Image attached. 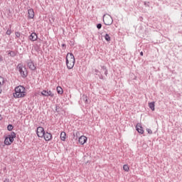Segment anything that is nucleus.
Returning <instances> with one entry per match:
<instances>
[{"instance_id":"nucleus-21","label":"nucleus","mask_w":182,"mask_h":182,"mask_svg":"<svg viewBox=\"0 0 182 182\" xmlns=\"http://www.w3.org/2000/svg\"><path fill=\"white\" fill-rule=\"evenodd\" d=\"M9 55L12 56V58H14V56H16V53L14 51H9Z\"/></svg>"},{"instance_id":"nucleus-37","label":"nucleus","mask_w":182,"mask_h":182,"mask_svg":"<svg viewBox=\"0 0 182 182\" xmlns=\"http://www.w3.org/2000/svg\"><path fill=\"white\" fill-rule=\"evenodd\" d=\"M62 46H66V45H65V44H63V45H62Z\"/></svg>"},{"instance_id":"nucleus-12","label":"nucleus","mask_w":182,"mask_h":182,"mask_svg":"<svg viewBox=\"0 0 182 182\" xmlns=\"http://www.w3.org/2000/svg\"><path fill=\"white\" fill-rule=\"evenodd\" d=\"M28 68L31 69V70H36V66H35V64L32 61H29L27 64Z\"/></svg>"},{"instance_id":"nucleus-32","label":"nucleus","mask_w":182,"mask_h":182,"mask_svg":"<svg viewBox=\"0 0 182 182\" xmlns=\"http://www.w3.org/2000/svg\"><path fill=\"white\" fill-rule=\"evenodd\" d=\"M2 60H4V58H2V56H0V62H2Z\"/></svg>"},{"instance_id":"nucleus-16","label":"nucleus","mask_w":182,"mask_h":182,"mask_svg":"<svg viewBox=\"0 0 182 182\" xmlns=\"http://www.w3.org/2000/svg\"><path fill=\"white\" fill-rule=\"evenodd\" d=\"M149 107L152 110V112H154L155 108H154V102H149Z\"/></svg>"},{"instance_id":"nucleus-17","label":"nucleus","mask_w":182,"mask_h":182,"mask_svg":"<svg viewBox=\"0 0 182 182\" xmlns=\"http://www.w3.org/2000/svg\"><path fill=\"white\" fill-rule=\"evenodd\" d=\"M57 92L58 95H62L63 93V90L60 87H57Z\"/></svg>"},{"instance_id":"nucleus-14","label":"nucleus","mask_w":182,"mask_h":182,"mask_svg":"<svg viewBox=\"0 0 182 182\" xmlns=\"http://www.w3.org/2000/svg\"><path fill=\"white\" fill-rule=\"evenodd\" d=\"M5 83V80L4 77H0V95L2 93V86H4V84Z\"/></svg>"},{"instance_id":"nucleus-5","label":"nucleus","mask_w":182,"mask_h":182,"mask_svg":"<svg viewBox=\"0 0 182 182\" xmlns=\"http://www.w3.org/2000/svg\"><path fill=\"white\" fill-rule=\"evenodd\" d=\"M103 22L105 25L110 26L113 23V18L111 15L107 14L103 16Z\"/></svg>"},{"instance_id":"nucleus-11","label":"nucleus","mask_w":182,"mask_h":182,"mask_svg":"<svg viewBox=\"0 0 182 182\" xmlns=\"http://www.w3.org/2000/svg\"><path fill=\"white\" fill-rule=\"evenodd\" d=\"M28 18H29V19H33V18H35V12L33 11V9H28Z\"/></svg>"},{"instance_id":"nucleus-4","label":"nucleus","mask_w":182,"mask_h":182,"mask_svg":"<svg viewBox=\"0 0 182 182\" xmlns=\"http://www.w3.org/2000/svg\"><path fill=\"white\" fill-rule=\"evenodd\" d=\"M17 70L21 74V76L25 79L26 76H28V72L26 71V68L23 66L21 63L18 64Z\"/></svg>"},{"instance_id":"nucleus-3","label":"nucleus","mask_w":182,"mask_h":182,"mask_svg":"<svg viewBox=\"0 0 182 182\" xmlns=\"http://www.w3.org/2000/svg\"><path fill=\"white\" fill-rule=\"evenodd\" d=\"M15 137H16V134L12 132L11 134L8 136V137L5 138L4 144H6V146H11V144L14 143V139H15Z\"/></svg>"},{"instance_id":"nucleus-23","label":"nucleus","mask_w":182,"mask_h":182,"mask_svg":"<svg viewBox=\"0 0 182 182\" xmlns=\"http://www.w3.org/2000/svg\"><path fill=\"white\" fill-rule=\"evenodd\" d=\"M146 132L149 133V134H153V131H151L150 129H146Z\"/></svg>"},{"instance_id":"nucleus-15","label":"nucleus","mask_w":182,"mask_h":182,"mask_svg":"<svg viewBox=\"0 0 182 182\" xmlns=\"http://www.w3.org/2000/svg\"><path fill=\"white\" fill-rule=\"evenodd\" d=\"M60 140H62V141H66V132H62L60 133Z\"/></svg>"},{"instance_id":"nucleus-38","label":"nucleus","mask_w":182,"mask_h":182,"mask_svg":"<svg viewBox=\"0 0 182 182\" xmlns=\"http://www.w3.org/2000/svg\"><path fill=\"white\" fill-rule=\"evenodd\" d=\"M10 28H11V26H9Z\"/></svg>"},{"instance_id":"nucleus-10","label":"nucleus","mask_w":182,"mask_h":182,"mask_svg":"<svg viewBox=\"0 0 182 182\" xmlns=\"http://www.w3.org/2000/svg\"><path fill=\"white\" fill-rule=\"evenodd\" d=\"M28 39L31 41V42H35V41L38 40V35L36 34V33H32L29 36Z\"/></svg>"},{"instance_id":"nucleus-33","label":"nucleus","mask_w":182,"mask_h":182,"mask_svg":"<svg viewBox=\"0 0 182 182\" xmlns=\"http://www.w3.org/2000/svg\"><path fill=\"white\" fill-rule=\"evenodd\" d=\"M78 134H79V132H77L75 133L76 137H77Z\"/></svg>"},{"instance_id":"nucleus-24","label":"nucleus","mask_w":182,"mask_h":182,"mask_svg":"<svg viewBox=\"0 0 182 182\" xmlns=\"http://www.w3.org/2000/svg\"><path fill=\"white\" fill-rule=\"evenodd\" d=\"M6 33V35H11V33H12V31H11V28H9Z\"/></svg>"},{"instance_id":"nucleus-9","label":"nucleus","mask_w":182,"mask_h":182,"mask_svg":"<svg viewBox=\"0 0 182 182\" xmlns=\"http://www.w3.org/2000/svg\"><path fill=\"white\" fill-rule=\"evenodd\" d=\"M43 137L46 141H50V139H52V134L49 132H45Z\"/></svg>"},{"instance_id":"nucleus-18","label":"nucleus","mask_w":182,"mask_h":182,"mask_svg":"<svg viewBox=\"0 0 182 182\" xmlns=\"http://www.w3.org/2000/svg\"><path fill=\"white\" fill-rule=\"evenodd\" d=\"M82 100L85 102V103H89V101L87 100V96L85 95H82Z\"/></svg>"},{"instance_id":"nucleus-36","label":"nucleus","mask_w":182,"mask_h":182,"mask_svg":"<svg viewBox=\"0 0 182 182\" xmlns=\"http://www.w3.org/2000/svg\"><path fill=\"white\" fill-rule=\"evenodd\" d=\"M0 120H2V115L0 114Z\"/></svg>"},{"instance_id":"nucleus-28","label":"nucleus","mask_w":182,"mask_h":182,"mask_svg":"<svg viewBox=\"0 0 182 182\" xmlns=\"http://www.w3.org/2000/svg\"><path fill=\"white\" fill-rule=\"evenodd\" d=\"M101 68H102V69L103 70H106V69H107V68H106V66H101Z\"/></svg>"},{"instance_id":"nucleus-6","label":"nucleus","mask_w":182,"mask_h":182,"mask_svg":"<svg viewBox=\"0 0 182 182\" xmlns=\"http://www.w3.org/2000/svg\"><path fill=\"white\" fill-rule=\"evenodd\" d=\"M45 129L42 127H38L36 130V134L38 137H43L45 136Z\"/></svg>"},{"instance_id":"nucleus-20","label":"nucleus","mask_w":182,"mask_h":182,"mask_svg":"<svg viewBox=\"0 0 182 182\" xmlns=\"http://www.w3.org/2000/svg\"><path fill=\"white\" fill-rule=\"evenodd\" d=\"M123 170L124 171H129V170H130V168H129V165H124L123 166Z\"/></svg>"},{"instance_id":"nucleus-13","label":"nucleus","mask_w":182,"mask_h":182,"mask_svg":"<svg viewBox=\"0 0 182 182\" xmlns=\"http://www.w3.org/2000/svg\"><path fill=\"white\" fill-rule=\"evenodd\" d=\"M136 129L138 133H139L140 134H143V133H144V130H143V127H141L140 124H136Z\"/></svg>"},{"instance_id":"nucleus-22","label":"nucleus","mask_w":182,"mask_h":182,"mask_svg":"<svg viewBox=\"0 0 182 182\" xmlns=\"http://www.w3.org/2000/svg\"><path fill=\"white\" fill-rule=\"evenodd\" d=\"M7 129H8L9 132L12 131V130L14 129V126L11 125V124L8 125Z\"/></svg>"},{"instance_id":"nucleus-7","label":"nucleus","mask_w":182,"mask_h":182,"mask_svg":"<svg viewBox=\"0 0 182 182\" xmlns=\"http://www.w3.org/2000/svg\"><path fill=\"white\" fill-rule=\"evenodd\" d=\"M42 96H46V97H55V94H53V92H52V91H46V90H43V92H41Z\"/></svg>"},{"instance_id":"nucleus-34","label":"nucleus","mask_w":182,"mask_h":182,"mask_svg":"<svg viewBox=\"0 0 182 182\" xmlns=\"http://www.w3.org/2000/svg\"><path fill=\"white\" fill-rule=\"evenodd\" d=\"M55 112H58L59 111H58V106L55 107Z\"/></svg>"},{"instance_id":"nucleus-8","label":"nucleus","mask_w":182,"mask_h":182,"mask_svg":"<svg viewBox=\"0 0 182 182\" xmlns=\"http://www.w3.org/2000/svg\"><path fill=\"white\" fill-rule=\"evenodd\" d=\"M78 141H79L80 144L83 146V144H85V143H86V141H87V137H86V136H85V135H82L81 136L79 137Z\"/></svg>"},{"instance_id":"nucleus-29","label":"nucleus","mask_w":182,"mask_h":182,"mask_svg":"<svg viewBox=\"0 0 182 182\" xmlns=\"http://www.w3.org/2000/svg\"><path fill=\"white\" fill-rule=\"evenodd\" d=\"M95 73L96 75H97V73H99V70L95 69Z\"/></svg>"},{"instance_id":"nucleus-27","label":"nucleus","mask_w":182,"mask_h":182,"mask_svg":"<svg viewBox=\"0 0 182 182\" xmlns=\"http://www.w3.org/2000/svg\"><path fill=\"white\" fill-rule=\"evenodd\" d=\"M105 76H107V75H108L107 69L105 70Z\"/></svg>"},{"instance_id":"nucleus-31","label":"nucleus","mask_w":182,"mask_h":182,"mask_svg":"<svg viewBox=\"0 0 182 182\" xmlns=\"http://www.w3.org/2000/svg\"><path fill=\"white\" fill-rule=\"evenodd\" d=\"M99 77H100V79L103 80V75H100L99 76Z\"/></svg>"},{"instance_id":"nucleus-35","label":"nucleus","mask_w":182,"mask_h":182,"mask_svg":"<svg viewBox=\"0 0 182 182\" xmlns=\"http://www.w3.org/2000/svg\"><path fill=\"white\" fill-rule=\"evenodd\" d=\"M141 56H143V51L140 53Z\"/></svg>"},{"instance_id":"nucleus-30","label":"nucleus","mask_w":182,"mask_h":182,"mask_svg":"<svg viewBox=\"0 0 182 182\" xmlns=\"http://www.w3.org/2000/svg\"><path fill=\"white\" fill-rule=\"evenodd\" d=\"M4 182H9V178H6V179H4Z\"/></svg>"},{"instance_id":"nucleus-25","label":"nucleus","mask_w":182,"mask_h":182,"mask_svg":"<svg viewBox=\"0 0 182 182\" xmlns=\"http://www.w3.org/2000/svg\"><path fill=\"white\" fill-rule=\"evenodd\" d=\"M97 29H102V23H98L97 25Z\"/></svg>"},{"instance_id":"nucleus-26","label":"nucleus","mask_w":182,"mask_h":182,"mask_svg":"<svg viewBox=\"0 0 182 182\" xmlns=\"http://www.w3.org/2000/svg\"><path fill=\"white\" fill-rule=\"evenodd\" d=\"M16 36L17 38H19L21 36V34L18 32H17V33H16Z\"/></svg>"},{"instance_id":"nucleus-1","label":"nucleus","mask_w":182,"mask_h":182,"mask_svg":"<svg viewBox=\"0 0 182 182\" xmlns=\"http://www.w3.org/2000/svg\"><path fill=\"white\" fill-rule=\"evenodd\" d=\"M13 96L16 99H19L21 97H25V96H26V89L22 85L16 87L15 92L13 93Z\"/></svg>"},{"instance_id":"nucleus-2","label":"nucleus","mask_w":182,"mask_h":182,"mask_svg":"<svg viewBox=\"0 0 182 182\" xmlns=\"http://www.w3.org/2000/svg\"><path fill=\"white\" fill-rule=\"evenodd\" d=\"M66 66L70 70L75 66V55L72 53H68L66 55Z\"/></svg>"},{"instance_id":"nucleus-19","label":"nucleus","mask_w":182,"mask_h":182,"mask_svg":"<svg viewBox=\"0 0 182 182\" xmlns=\"http://www.w3.org/2000/svg\"><path fill=\"white\" fill-rule=\"evenodd\" d=\"M105 39L107 41V42H110V36H109V34H105Z\"/></svg>"}]
</instances>
